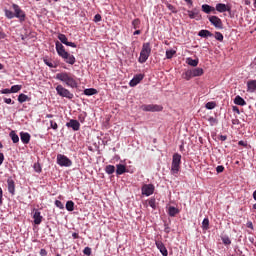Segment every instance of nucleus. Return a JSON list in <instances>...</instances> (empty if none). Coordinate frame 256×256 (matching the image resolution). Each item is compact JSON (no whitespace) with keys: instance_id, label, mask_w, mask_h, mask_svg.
<instances>
[{"instance_id":"1","label":"nucleus","mask_w":256,"mask_h":256,"mask_svg":"<svg viewBox=\"0 0 256 256\" xmlns=\"http://www.w3.org/2000/svg\"><path fill=\"white\" fill-rule=\"evenodd\" d=\"M56 79H58V81H62V83H65L67 87H71L72 89H77V87H79L77 78L75 75L69 72H61L56 74Z\"/></svg>"},{"instance_id":"2","label":"nucleus","mask_w":256,"mask_h":256,"mask_svg":"<svg viewBox=\"0 0 256 256\" xmlns=\"http://www.w3.org/2000/svg\"><path fill=\"white\" fill-rule=\"evenodd\" d=\"M181 171V154L174 153L172 156L171 174L177 176Z\"/></svg>"},{"instance_id":"3","label":"nucleus","mask_w":256,"mask_h":256,"mask_svg":"<svg viewBox=\"0 0 256 256\" xmlns=\"http://www.w3.org/2000/svg\"><path fill=\"white\" fill-rule=\"evenodd\" d=\"M151 56V43L146 42L142 45V50L138 58L139 63H147V59Z\"/></svg>"},{"instance_id":"4","label":"nucleus","mask_w":256,"mask_h":256,"mask_svg":"<svg viewBox=\"0 0 256 256\" xmlns=\"http://www.w3.org/2000/svg\"><path fill=\"white\" fill-rule=\"evenodd\" d=\"M142 111L150 112V113H157L163 111V106L158 104H143L140 106Z\"/></svg>"},{"instance_id":"5","label":"nucleus","mask_w":256,"mask_h":256,"mask_svg":"<svg viewBox=\"0 0 256 256\" xmlns=\"http://www.w3.org/2000/svg\"><path fill=\"white\" fill-rule=\"evenodd\" d=\"M56 161L60 167H71V165H73V161H71V159H69V157H67L63 154H58Z\"/></svg>"},{"instance_id":"6","label":"nucleus","mask_w":256,"mask_h":256,"mask_svg":"<svg viewBox=\"0 0 256 256\" xmlns=\"http://www.w3.org/2000/svg\"><path fill=\"white\" fill-rule=\"evenodd\" d=\"M56 93L60 97H65L66 99H73L74 95L69 91V89L63 87V85H58L56 87Z\"/></svg>"},{"instance_id":"7","label":"nucleus","mask_w":256,"mask_h":256,"mask_svg":"<svg viewBox=\"0 0 256 256\" xmlns=\"http://www.w3.org/2000/svg\"><path fill=\"white\" fill-rule=\"evenodd\" d=\"M12 9L14 10V17H16V19H19L20 23H23L26 17L25 11H23L21 7H19V5L17 4H13Z\"/></svg>"},{"instance_id":"8","label":"nucleus","mask_w":256,"mask_h":256,"mask_svg":"<svg viewBox=\"0 0 256 256\" xmlns=\"http://www.w3.org/2000/svg\"><path fill=\"white\" fill-rule=\"evenodd\" d=\"M208 20L216 29H223V21L218 16H209Z\"/></svg>"},{"instance_id":"9","label":"nucleus","mask_w":256,"mask_h":256,"mask_svg":"<svg viewBox=\"0 0 256 256\" xmlns=\"http://www.w3.org/2000/svg\"><path fill=\"white\" fill-rule=\"evenodd\" d=\"M155 193V186L153 184H145L142 186V195L149 197Z\"/></svg>"},{"instance_id":"10","label":"nucleus","mask_w":256,"mask_h":256,"mask_svg":"<svg viewBox=\"0 0 256 256\" xmlns=\"http://www.w3.org/2000/svg\"><path fill=\"white\" fill-rule=\"evenodd\" d=\"M231 13V5L229 4H223V3H218L216 4L215 7V13Z\"/></svg>"},{"instance_id":"11","label":"nucleus","mask_w":256,"mask_h":256,"mask_svg":"<svg viewBox=\"0 0 256 256\" xmlns=\"http://www.w3.org/2000/svg\"><path fill=\"white\" fill-rule=\"evenodd\" d=\"M58 39L63 43V45H67V47H73L74 49L77 48V44H75V42H69L65 34H59Z\"/></svg>"},{"instance_id":"12","label":"nucleus","mask_w":256,"mask_h":256,"mask_svg":"<svg viewBox=\"0 0 256 256\" xmlns=\"http://www.w3.org/2000/svg\"><path fill=\"white\" fill-rule=\"evenodd\" d=\"M145 75L137 74L133 77V79L129 82L130 87H137L143 81Z\"/></svg>"},{"instance_id":"13","label":"nucleus","mask_w":256,"mask_h":256,"mask_svg":"<svg viewBox=\"0 0 256 256\" xmlns=\"http://www.w3.org/2000/svg\"><path fill=\"white\" fill-rule=\"evenodd\" d=\"M155 245L163 256L169 255V252L167 251V247H165V244H163V242H161V240H156Z\"/></svg>"},{"instance_id":"14","label":"nucleus","mask_w":256,"mask_h":256,"mask_svg":"<svg viewBox=\"0 0 256 256\" xmlns=\"http://www.w3.org/2000/svg\"><path fill=\"white\" fill-rule=\"evenodd\" d=\"M66 127L73 129V131H79L81 129V124L79 123V121L71 119L69 122L66 123Z\"/></svg>"},{"instance_id":"15","label":"nucleus","mask_w":256,"mask_h":256,"mask_svg":"<svg viewBox=\"0 0 256 256\" xmlns=\"http://www.w3.org/2000/svg\"><path fill=\"white\" fill-rule=\"evenodd\" d=\"M60 57H62V59H64L65 63H68V65H75V56L69 54V52H66V54H63Z\"/></svg>"},{"instance_id":"16","label":"nucleus","mask_w":256,"mask_h":256,"mask_svg":"<svg viewBox=\"0 0 256 256\" xmlns=\"http://www.w3.org/2000/svg\"><path fill=\"white\" fill-rule=\"evenodd\" d=\"M60 57H62V59H64L65 63H68V65H75V56L69 54V52H66V54H63Z\"/></svg>"},{"instance_id":"17","label":"nucleus","mask_w":256,"mask_h":256,"mask_svg":"<svg viewBox=\"0 0 256 256\" xmlns=\"http://www.w3.org/2000/svg\"><path fill=\"white\" fill-rule=\"evenodd\" d=\"M55 45L59 57H61L62 55H67V52L65 51V46H63L61 42L56 41Z\"/></svg>"},{"instance_id":"18","label":"nucleus","mask_w":256,"mask_h":256,"mask_svg":"<svg viewBox=\"0 0 256 256\" xmlns=\"http://www.w3.org/2000/svg\"><path fill=\"white\" fill-rule=\"evenodd\" d=\"M20 139L24 145H29V141H31V134L27 132H20Z\"/></svg>"},{"instance_id":"19","label":"nucleus","mask_w":256,"mask_h":256,"mask_svg":"<svg viewBox=\"0 0 256 256\" xmlns=\"http://www.w3.org/2000/svg\"><path fill=\"white\" fill-rule=\"evenodd\" d=\"M33 219L35 225H41V222L43 221V216H41V212H39V210H35L33 214Z\"/></svg>"},{"instance_id":"20","label":"nucleus","mask_w":256,"mask_h":256,"mask_svg":"<svg viewBox=\"0 0 256 256\" xmlns=\"http://www.w3.org/2000/svg\"><path fill=\"white\" fill-rule=\"evenodd\" d=\"M7 185H8V192L11 193V195H15V181L12 178H8Z\"/></svg>"},{"instance_id":"21","label":"nucleus","mask_w":256,"mask_h":256,"mask_svg":"<svg viewBox=\"0 0 256 256\" xmlns=\"http://www.w3.org/2000/svg\"><path fill=\"white\" fill-rule=\"evenodd\" d=\"M202 11H203V13H206V15H209L210 13H214V14L217 13V12H215V7L210 6L208 4L202 5Z\"/></svg>"},{"instance_id":"22","label":"nucleus","mask_w":256,"mask_h":256,"mask_svg":"<svg viewBox=\"0 0 256 256\" xmlns=\"http://www.w3.org/2000/svg\"><path fill=\"white\" fill-rule=\"evenodd\" d=\"M234 103L235 105H240V107H245V105H247V102L245 101V99H243L239 95L235 97Z\"/></svg>"},{"instance_id":"23","label":"nucleus","mask_w":256,"mask_h":256,"mask_svg":"<svg viewBox=\"0 0 256 256\" xmlns=\"http://www.w3.org/2000/svg\"><path fill=\"white\" fill-rule=\"evenodd\" d=\"M123 173H127V168L123 164H118L116 166V175H123Z\"/></svg>"},{"instance_id":"24","label":"nucleus","mask_w":256,"mask_h":256,"mask_svg":"<svg viewBox=\"0 0 256 256\" xmlns=\"http://www.w3.org/2000/svg\"><path fill=\"white\" fill-rule=\"evenodd\" d=\"M168 215L169 217H175L176 215H179V210L175 208V206H170L168 208Z\"/></svg>"},{"instance_id":"25","label":"nucleus","mask_w":256,"mask_h":256,"mask_svg":"<svg viewBox=\"0 0 256 256\" xmlns=\"http://www.w3.org/2000/svg\"><path fill=\"white\" fill-rule=\"evenodd\" d=\"M198 35L204 39H207V37H213V33H211L209 30H200Z\"/></svg>"},{"instance_id":"26","label":"nucleus","mask_w":256,"mask_h":256,"mask_svg":"<svg viewBox=\"0 0 256 256\" xmlns=\"http://www.w3.org/2000/svg\"><path fill=\"white\" fill-rule=\"evenodd\" d=\"M247 89L248 91H251L253 93V91H256V80H249L247 82Z\"/></svg>"},{"instance_id":"27","label":"nucleus","mask_w":256,"mask_h":256,"mask_svg":"<svg viewBox=\"0 0 256 256\" xmlns=\"http://www.w3.org/2000/svg\"><path fill=\"white\" fill-rule=\"evenodd\" d=\"M186 63L190 67H197L199 65V59L187 58Z\"/></svg>"},{"instance_id":"28","label":"nucleus","mask_w":256,"mask_h":256,"mask_svg":"<svg viewBox=\"0 0 256 256\" xmlns=\"http://www.w3.org/2000/svg\"><path fill=\"white\" fill-rule=\"evenodd\" d=\"M204 71L202 68H194L192 69V75L193 77H201L203 75Z\"/></svg>"},{"instance_id":"29","label":"nucleus","mask_w":256,"mask_h":256,"mask_svg":"<svg viewBox=\"0 0 256 256\" xmlns=\"http://www.w3.org/2000/svg\"><path fill=\"white\" fill-rule=\"evenodd\" d=\"M84 95L91 97V95H97V89L95 88H88L84 90Z\"/></svg>"},{"instance_id":"30","label":"nucleus","mask_w":256,"mask_h":256,"mask_svg":"<svg viewBox=\"0 0 256 256\" xmlns=\"http://www.w3.org/2000/svg\"><path fill=\"white\" fill-rule=\"evenodd\" d=\"M18 101L20 103H25V101H31V98H29V96H27L26 94L22 93L18 96Z\"/></svg>"},{"instance_id":"31","label":"nucleus","mask_w":256,"mask_h":256,"mask_svg":"<svg viewBox=\"0 0 256 256\" xmlns=\"http://www.w3.org/2000/svg\"><path fill=\"white\" fill-rule=\"evenodd\" d=\"M67 211H75V202L69 200L66 202Z\"/></svg>"},{"instance_id":"32","label":"nucleus","mask_w":256,"mask_h":256,"mask_svg":"<svg viewBox=\"0 0 256 256\" xmlns=\"http://www.w3.org/2000/svg\"><path fill=\"white\" fill-rule=\"evenodd\" d=\"M199 15V10L194 9V10H188V16L190 19H195Z\"/></svg>"},{"instance_id":"33","label":"nucleus","mask_w":256,"mask_h":256,"mask_svg":"<svg viewBox=\"0 0 256 256\" xmlns=\"http://www.w3.org/2000/svg\"><path fill=\"white\" fill-rule=\"evenodd\" d=\"M132 27L133 29H139L141 27V19L136 18L132 21Z\"/></svg>"},{"instance_id":"34","label":"nucleus","mask_w":256,"mask_h":256,"mask_svg":"<svg viewBox=\"0 0 256 256\" xmlns=\"http://www.w3.org/2000/svg\"><path fill=\"white\" fill-rule=\"evenodd\" d=\"M183 77H184V79H186V81H189V80L193 79L194 76H193L192 70L186 71V72L183 74Z\"/></svg>"},{"instance_id":"35","label":"nucleus","mask_w":256,"mask_h":256,"mask_svg":"<svg viewBox=\"0 0 256 256\" xmlns=\"http://www.w3.org/2000/svg\"><path fill=\"white\" fill-rule=\"evenodd\" d=\"M10 137H11L13 143H19V135H17V133H15V131L10 132Z\"/></svg>"},{"instance_id":"36","label":"nucleus","mask_w":256,"mask_h":256,"mask_svg":"<svg viewBox=\"0 0 256 256\" xmlns=\"http://www.w3.org/2000/svg\"><path fill=\"white\" fill-rule=\"evenodd\" d=\"M105 171L108 175H113L115 173V167L113 165H107Z\"/></svg>"},{"instance_id":"37","label":"nucleus","mask_w":256,"mask_h":256,"mask_svg":"<svg viewBox=\"0 0 256 256\" xmlns=\"http://www.w3.org/2000/svg\"><path fill=\"white\" fill-rule=\"evenodd\" d=\"M177 51L176 50H167L166 51V59H173V55H176Z\"/></svg>"},{"instance_id":"38","label":"nucleus","mask_w":256,"mask_h":256,"mask_svg":"<svg viewBox=\"0 0 256 256\" xmlns=\"http://www.w3.org/2000/svg\"><path fill=\"white\" fill-rule=\"evenodd\" d=\"M5 13V17H7V19H14L15 18V13H13V11L11 10H4Z\"/></svg>"},{"instance_id":"39","label":"nucleus","mask_w":256,"mask_h":256,"mask_svg":"<svg viewBox=\"0 0 256 256\" xmlns=\"http://www.w3.org/2000/svg\"><path fill=\"white\" fill-rule=\"evenodd\" d=\"M202 229L203 231H207L209 229V218H204L202 221Z\"/></svg>"},{"instance_id":"40","label":"nucleus","mask_w":256,"mask_h":256,"mask_svg":"<svg viewBox=\"0 0 256 256\" xmlns=\"http://www.w3.org/2000/svg\"><path fill=\"white\" fill-rule=\"evenodd\" d=\"M44 63L45 65H47L48 67L55 69V67H57V65H55V63L47 58L44 59Z\"/></svg>"},{"instance_id":"41","label":"nucleus","mask_w":256,"mask_h":256,"mask_svg":"<svg viewBox=\"0 0 256 256\" xmlns=\"http://www.w3.org/2000/svg\"><path fill=\"white\" fill-rule=\"evenodd\" d=\"M205 107H206V109H209V110L215 109V107H217V103L214 101L207 102Z\"/></svg>"},{"instance_id":"42","label":"nucleus","mask_w":256,"mask_h":256,"mask_svg":"<svg viewBox=\"0 0 256 256\" xmlns=\"http://www.w3.org/2000/svg\"><path fill=\"white\" fill-rule=\"evenodd\" d=\"M22 89V86L21 85H13L11 88H10V92L11 93H19V90Z\"/></svg>"},{"instance_id":"43","label":"nucleus","mask_w":256,"mask_h":256,"mask_svg":"<svg viewBox=\"0 0 256 256\" xmlns=\"http://www.w3.org/2000/svg\"><path fill=\"white\" fill-rule=\"evenodd\" d=\"M148 205L149 207H151L152 209H157V203L155 201V198H152L148 201Z\"/></svg>"},{"instance_id":"44","label":"nucleus","mask_w":256,"mask_h":256,"mask_svg":"<svg viewBox=\"0 0 256 256\" xmlns=\"http://www.w3.org/2000/svg\"><path fill=\"white\" fill-rule=\"evenodd\" d=\"M215 39L217 41H223L224 39L223 34L221 32H215Z\"/></svg>"},{"instance_id":"45","label":"nucleus","mask_w":256,"mask_h":256,"mask_svg":"<svg viewBox=\"0 0 256 256\" xmlns=\"http://www.w3.org/2000/svg\"><path fill=\"white\" fill-rule=\"evenodd\" d=\"M50 128L54 129V131H57V129H59V126L57 125V122L51 120L50 121Z\"/></svg>"},{"instance_id":"46","label":"nucleus","mask_w":256,"mask_h":256,"mask_svg":"<svg viewBox=\"0 0 256 256\" xmlns=\"http://www.w3.org/2000/svg\"><path fill=\"white\" fill-rule=\"evenodd\" d=\"M34 170H35L36 173H41V171H42L41 164L35 163L34 164Z\"/></svg>"},{"instance_id":"47","label":"nucleus","mask_w":256,"mask_h":256,"mask_svg":"<svg viewBox=\"0 0 256 256\" xmlns=\"http://www.w3.org/2000/svg\"><path fill=\"white\" fill-rule=\"evenodd\" d=\"M55 205H56V207H58V209H65L63 202H61L60 200H56Z\"/></svg>"},{"instance_id":"48","label":"nucleus","mask_w":256,"mask_h":256,"mask_svg":"<svg viewBox=\"0 0 256 256\" xmlns=\"http://www.w3.org/2000/svg\"><path fill=\"white\" fill-rule=\"evenodd\" d=\"M167 9H169V11H171L172 13H177V8H175V6H173L172 4H167Z\"/></svg>"},{"instance_id":"49","label":"nucleus","mask_w":256,"mask_h":256,"mask_svg":"<svg viewBox=\"0 0 256 256\" xmlns=\"http://www.w3.org/2000/svg\"><path fill=\"white\" fill-rule=\"evenodd\" d=\"M84 255L91 256V248L85 247L83 250Z\"/></svg>"},{"instance_id":"50","label":"nucleus","mask_w":256,"mask_h":256,"mask_svg":"<svg viewBox=\"0 0 256 256\" xmlns=\"http://www.w3.org/2000/svg\"><path fill=\"white\" fill-rule=\"evenodd\" d=\"M208 121H209V123H210L211 126L217 125V120H216V118H214V117H210V118L208 119Z\"/></svg>"},{"instance_id":"51","label":"nucleus","mask_w":256,"mask_h":256,"mask_svg":"<svg viewBox=\"0 0 256 256\" xmlns=\"http://www.w3.org/2000/svg\"><path fill=\"white\" fill-rule=\"evenodd\" d=\"M225 171V167L223 165L217 166L216 167V172L217 173H223Z\"/></svg>"},{"instance_id":"52","label":"nucleus","mask_w":256,"mask_h":256,"mask_svg":"<svg viewBox=\"0 0 256 256\" xmlns=\"http://www.w3.org/2000/svg\"><path fill=\"white\" fill-rule=\"evenodd\" d=\"M222 241L224 245H231V239L229 237L223 238Z\"/></svg>"},{"instance_id":"53","label":"nucleus","mask_w":256,"mask_h":256,"mask_svg":"<svg viewBox=\"0 0 256 256\" xmlns=\"http://www.w3.org/2000/svg\"><path fill=\"white\" fill-rule=\"evenodd\" d=\"M0 93H1L2 95H8L9 93H11V89H8V88L2 89V90L0 91Z\"/></svg>"},{"instance_id":"54","label":"nucleus","mask_w":256,"mask_h":256,"mask_svg":"<svg viewBox=\"0 0 256 256\" xmlns=\"http://www.w3.org/2000/svg\"><path fill=\"white\" fill-rule=\"evenodd\" d=\"M99 21H101V14H96V15L94 16V22H95V23H99Z\"/></svg>"},{"instance_id":"55","label":"nucleus","mask_w":256,"mask_h":256,"mask_svg":"<svg viewBox=\"0 0 256 256\" xmlns=\"http://www.w3.org/2000/svg\"><path fill=\"white\" fill-rule=\"evenodd\" d=\"M4 103H6L7 105H11V103H12V105H13L15 102H13V100H11V98H4Z\"/></svg>"},{"instance_id":"56","label":"nucleus","mask_w":256,"mask_h":256,"mask_svg":"<svg viewBox=\"0 0 256 256\" xmlns=\"http://www.w3.org/2000/svg\"><path fill=\"white\" fill-rule=\"evenodd\" d=\"M232 110H233L234 113H237V115H241V111L239 110V107L233 106Z\"/></svg>"},{"instance_id":"57","label":"nucleus","mask_w":256,"mask_h":256,"mask_svg":"<svg viewBox=\"0 0 256 256\" xmlns=\"http://www.w3.org/2000/svg\"><path fill=\"white\" fill-rule=\"evenodd\" d=\"M0 205H3V189L0 187Z\"/></svg>"},{"instance_id":"58","label":"nucleus","mask_w":256,"mask_h":256,"mask_svg":"<svg viewBox=\"0 0 256 256\" xmlns=\"http://www.w3.org/2000/svg\"><path fill=\"white\" fill-rule=\"evenodd\" d=\"M3 161H5V155L0 152V165H3Z\"/></svg>"},{"instance_id":"59","label":"nucleus","mask_w":256,"mask_h":256,"mask_svg":"<svg viewBox=\"0 0 256 256\" xmlns=\"http://www.w3.org/2000/svg\"><path fill=\"white\" fill-rule=\"evenodd\" d=\"M40 255H41V256H47V250H45V249L42 248V249L40 250Z\"/></svg>"},{"instance_id":"60","label":"nucleus","mask_w":256,"mask_h":256,"mask_svg":"<svg viewBox=\"0 0 256 256\" xmlns=\"http://www.w3.org/2000/svg\"><path fill=\"white\" fill-rule=\"evenodd\" d=\"M7 37V34L5 32L0 30V39H5Z\"/></svg>"},{"instance_id":"61","label":"nucleus","mask_w":256,"mask_h":256,"mask_svg":"<svg viewBox=\"0 0 256 256\" xmlns=\"http://www.w3.org/2000/svg\"><path fill=\"white\" fill-rule=\"evenodd\" d=\"M72 237L73 239H79V233L77 232L72 233Z\"/></svg>"},{"instance_id":"62","label":"nucleus","mask_w":256,"mask_h":256,"mask_svg":"<svg viewBox=\"0 0 256 256\" xmlns=\"http://www.w3.org/2000/svg\"><path fill=\"white\" fill-rule=\"evenodd\" d=\"M220 139H221V141H227V136L221 135Z\"/></svg>"},{"instance_id":"63","label":"nucleus","mask_w":256,"mask_h":256,"mask_svg":"<svg viewBox=\"0 0 256 256\" xmlns=\"http://www.w3.org/2000/svg\"><path fill=\"white\" fill-rule=\"evenodd\" d=\"M133 35H141V30H136Z\"/></svg>"},{"instance_id":"64","label":"nucleus","mask_w":256,"mask_h":256,"mask_svg":"<svg viewBox=\"0 0 256 256\" xmlns=\"http://www.w3.org/2000/svg\"><path fill=\"white\" fill-rule=\"evenodd\" d=\"M252 197H253L254 201H256V190L253 192Z\"/></svg>"}]
</instances>
